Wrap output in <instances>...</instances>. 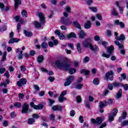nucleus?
<instances>
[{
	"label": "nucleus",
	"mask_w": 128,
	"mask_h": 128,
	"mask_svg": "<svg viewBox=\"0 0 128 128\" xmlns=\"http://www.w3.org/2000/svg\"><path fill=\"white\" fill-rule=\"evenodd\" d=\"M22 14L23 18H28V12L25 10H22Z\"/></svg>",
	"instance_id": "33"
},
{
	"label": "nucleus",
	"mask_w": 128,
	"mask_h": 128,
	"mask_svg": "<svg viewBox=\"0 0 128 128\" xmlns=\"http://www.w3.org/2000/svg\"><path fill=\"white\" fill-rule=\"evenodd\" d=\"M126 75L124 73L122 74L121 77L119 78L120 82H122V80H126Z\"/></svg>",
	"instance_id": "31"
},
{
	"label": "nucleus",
	"mask_w": 128,
	"mask_h": 128,
	"mask_svg": "<svg viewBox=\"0 0 128 128\" xmlns=\"http://www.w3.org/2000/svg\"><path fill=\"white\" fill-rule=\"evenodd\" d=\"M34 90H36L37 92H40V86H38V85H36L34 84Z\"/></svg>",
	"instance_id": "54"
},
{
	"label": "nucleus",
	"mask_w": 128,
	"mask_h": 128,
	"mask_svg": "<svg viewBox=\"0 0 128 128\" xmlns=\"http://www.w3.org/2000/svg\"><path fill=\"white\" fill-rule=\"evenodd\" d=\"M96 18L98 20H102V16L100 14H97L96 15Z\"/></svg>",
	"instance_id": "52"
},
{
	"label": "nucleus",
	"mask_w": 128,
	"mask_h": 128,
	"mask_svg": "<svg viewBox=\"0 0 128 128\" xmlns=\"http://www.w3.org/2000/svg\"><path fill=\"white\" fill-rule=\"evenodd\" d=\"M73 84L74 86V88L76 90H82V86H84V84H78V82H74Z\"/></svg>",
	"instance_id": "16"
},
{
	"label": "nucleus",
	"mask_w": 128,
	"mask_h": 128,
	"mask_svg": "<svg viewBox=\"0 0 128 128\" xmlns=\"http://www.w3.org/2000/svg\"><path fill=\"white\" fill-rule=\"evenodd\" d=\"M18 58L19 60H22V51H20L18 55Z\"/></svg>",
	"instance_id": "57"
},
{
	"label": "nucleus",
	"mask_w": 128,
	"mask_h": 128,
	"mask_svg": "<svg viewBox=\"0 0 128 128\" xmlns=\"http://www.w3.org/2000/svg\"><path fill=\"white\" fill-rule=\"evenodd\" d=\"M50 120H52V122H54L56 120L54 119L56 118V116L54 115V114H50Z\"/></svg>",
	"instance_id": "35"
},
{
	"label": "nucleus",
	"mask_w": 128,
	"mask_h": 128,
	"mask_svg": "<svg viewBox=\"0 0 128 128\" xmlns=\"http://www.w3.org/2000/svg\"><path fill=\"white\" fill-rule=\"evenodd\" d=\"M36 16L40 18V24L38 22L35 21L34 22V24L36 28H42V24H46V17H44V14L42 12H36Z\"/></svg>",
	"instance_id": "2"
},
{
	"label": "nucleus",
	"mask_w": 128,
	"mask_h": 128,
	"mask_svg": "<svg viewBox=\"0 0 128 128\" xmlns=\"http://www.w3.org/2000/svg\"><path fill=\"white\" fill-rule=\"evenodd\" d=\"M88 8L89 10H92V12H98V8L96 7L89 6Z\"/></svg>",
	"instance_id": "32"
},
{
	"label": "nucleus",
	"mask_w": 128,
	"mask_h": 128,
	"mask_svg": "<svg viewBox=\"0 0 128 128\" xmlns=\"http://www.w3.org/2000/svg\"><path fill=\"white\" fill-rule=\"evenodd\" d=\"M73 24L74 26L78 28V30H82V26H80V24L78 23V21H74L73 22Z\"/></svg>",
	"instance_id": "20"
},
{
	"label": "nucleus",
	"mask_w": 128,
	"mask_h": 128,
	"mask_svg": "<svg viewBox=\"0 0 128 128\" xmlns=\"http://www.w3.org/2000/svg\"><path fill=\"white\" fill-rule=\"evenodd\" d=\"M114 42L115 44H116V46H118L120 50H122L123 48H124V44L120 43L118 41H114Z\"/></svg>",
	"instance_id": "21"
},
{
	"label": "nucleus",
	"mask_w": 128,
	"mask_h": 128,
	"mask_svg": "<svg viewBox=\"0 0 128 128\" xmlns=\"http://www.w3.org/2000/svg\"><path fill=\"white\" fill-rule=\"evenodd\" d=\"M82 44L84 48H90L91 50L94 52V54H96L98 52V46L96 45L92 46V38H89L86 39L82 42Z\"/></svg>",
	"instance_id": "1"
},
{
	"label": "nucleus",
	"mask_w": 128,
	"mask_h": 128,
	"mask_svg": "<svg viewBox=\"0 0 128 128\" xmlns=\"http://www.w3.org/2000/svg\"><path fill=\"white\" fill-rule=\"evenodd\" d=\"M113 101L112 99H109L108 101H106V104H112Z\"/></svg>",
	"instance_id": "63"
},
{
	"label": "nucleus",
	"mask_w": 128,
	"mask_h": 128,
	"mask_svg": "<svg viewBox=\"0 0 128 128\" xmlns=\"http://www.w3.org/2000/svg\"><path fill=\"white\" fill-rule=\"evenodd\" d=\"M93 83L94 84H96V85L98 84H100V80H98V78H96L94 79L93 80Z\"/></svg>",
	"instance_id": "44"
},
{
	"label": "nucleus",
	"mask_w": 128,
	"mask_h": 128,
	"mask_svg": "<svg viewBox=\"0 0 128 128\" xmlns=\"http://www.w3.org/2000/svg\"><path fill=\"white\" fill-rule=\"evenodd\" d=\"M122 86H124V90H128V84H122Z\"/></svg>",
	"instance_id": "64"
},
{
	"label": "nucleus",
	"mask_w": 128,
	"mask_h": 128,
	"mask_svg": "<svg viewBox=\"0 0 128 128\" xmlns=\"http://www.w3.org/2000/svg\"><path fill=\"white\" fill-rule=\"evenodd\" d=\"M2 124L3 126L5 127H6L8 126V122L6 120L4 121Z\"/></svg>",
	"instance_id": "61"
},
{
	"label": "nucleus",
	"mask_w": 128,
	"mask_h": 128,
	"mask_svg": "<svg viewBox=\"0 0 128 128\" xmlns=\"http://www.w3.org/2000/svg\"><path fill=\"white\" fill-rule=\"evenodd\" d=\"M112 84L113 86H114V88H118V86H120V84L116 82H113Z\"/></svg>",
	"instance_id": "43"
},
{
	"label": "nucleus",
	"mask_w": 128,
	"mask_h": 128,
	"mask_svg": "<svg viewBox=\"0 0 128 128\" xmlns=\"http://www.w3.org/2000/svg\"><path fill=\"white\" fill-rule=\"evenodd\" d=\"M52 110H54V112L56 110H58V112H62V106H54L52 107Z\"/></svg>",
	"instance_id": "12"
},
{
	"label": "nucleus",
	"mask_w": 128,
	"mask_h": 128,
	"mask_svg": "<svg viewBox=\"0 0 128 128\" xmlns=\"http://www.w3.org/2000/svg\"><path fill=\"white\" fill-rule=\"evenodd\" d=\"M106 78L108 80L109 78L110 80H114V72L110 70L107 72L106 74Z\"/></svg>",
	"instance_id": "8"
},
{
	"label": "nucleus",
	"mask_w": 128,
	"mask_h": 128,
	"mask_svg": "<svg viewBox=\"0 0 128 128\" xmlns=\"http://www.w3.org/2000/svg\"><path fill=\"white\" fill-rule=\"evenodd\" d=\"M108 106L106 104V101L100 102H99V108H104V106Z\"/></svg>",
	"instance_id": "24"
},
{
	"label": "nucleus",
	"mask_w": 128,
	"mask_h": 128,
	"mask_svg": "<svg viewBox=\"0 0 128 128\" xmlns=\"http://www.w3.org/2000/svg\"><path fill=\"white\" fill-rule=\"evenodd\" d=\"M56 65L59 68V70H68L70 69L72 65L68 63L62 62V61L58 60L56 62Z\"/></svg>",
	"instance_id": "3"
},
{
	"label": "nucleus",
	"mask_w": 128,
	"mask_h": 128,
	"mask_svg": "<svg viewBox=\"0 0 128 128\" xmlns=\"http://www.w3.org/2000/svg\"><path fill=\"white\" fill-rule=\"evenodd\" d=\"M58 36L60 40H64V38H66L64 36V34H62V33H61Z\"/></svg>",
	"instance_id": "46"
},
{
	"label": "nucleus",
	"mask_w": 128,
	"mask_h": 128,
	"mask_svg": "<svg viewBox=\"0 0 128 128\" xmlns=\"http://www.w3.org/2000/svg\"><path fill=\"white\" fill-rule=\"evenodd\" d=\"M10 116H11V118H14L16 116V112H13L10 113Z\"/></svg>",
	"instance_id": "51"
},
{
	"label": "nucleus",
	"mask_w": 128,
	"mask_h": 128,
	"mask_svg": "<svg viewBox=\"0 0 128 128\" xmlns=\"http://www.w3.org/2000/svg\"><path fill=\"white\" fill-rule=\"evenodd\" d=\"M107 52L110 54H112V52H114V46L111 45L110 47H107Z\"/></svg>",
	"instance_id": "17"
},
{
	"label": "nucleus",
	"mask_w": 128,
	"mask_h": 128,
	"mask_svg": "<svg viewBox=\"0 0 128 128\" xmlns=\"http://www.w3.org/2000/svg\"><path fill=\"white\" fill-rule=\"evenodd\" d=\"M116 40H120V41H124L126 40V36H124V34H122L120 35V36H116L115 37Z\"/></svg>",
	"instance_id": "14"
},
{
	"label": "nucleus",
	"mask_w": 128,
	"mask_h": 128,
	"mask_svg": "<svg viewBox=\"0 0 128 128\" xmlns=\"http://www.w3.org/2000/svg\"><path fill=\"white\" fill-rule=\"evenodd\" d=\"M90 70H86L85 69L82 70L80 71V74H85V76H88V74H90Z\"/></svg>",
	"instance_id": "27"
},
{
	"label": "nucleus",
	"mask_w": 128,
	"mask_h": 128,
	"mask_svg": "<svg viewBox=\"0 0 128 128\" xmlns=\"http://www.w3.org/2000/svg\"><path fill=\"white\" fill-rule=\"evenodd\" d=\"M20 39L18 38H11L8 42V44H14V42H18Z\"/></svg>",
	"instance_id": "13"
},
{
	"label": "nucleus",
	"mask_w": 128,
	"mask_h": 128,
	"mask_svg": "<svg viewBox=\"0 0 128 128\" xmlns=\"http://www.w3.org/2000/svg\"><path fill=\"white\" fill-rule=\"evenodd\" d=\"M122 89H120L118 92H117L116 94V98L117 100L120 98H122Z\"/></svg>",
	"instance_id": "18"
},
{
	"label": "nucleus",
	"mask_w": 128,
	"mask_h": 128,
	"mask_svg": "<svg viewBox=\"0 0 128 128\" xmlns=\"http://www.w3.org/2000/svg\"><path fill=\"white\" fill-rule=\"evenodd\" d=\"M86 36V33L83 30L80 31L79 32V38H84Z\"/></svg>",
	"instance_id": "28"
},
{
	"label": "nucleus",
	"mask_w": 128,
	"mask_h": 128,
	"mask_svg": "<svg viewBox=\"0 0 128 128\" xmlns=\"http://www.w3.org/2000/svg\"><path fill=\"white\" fill-rule=\"evenodd\" d=\"M32 118H34V120H38V118H40V114H34L32 115Z\"/></svg>",
	"instance_id": "39"
},
{
	"label": "nucleus",
	"mask_w": 128,
	"mask_h": 128,
	"mask_svg": "<svg viewBox=\"0 0 128 128\" xmlns=\"http://www.w3.org/2000/svg\"><path fill=\"white\" fill-rule=\"evenodd\" d=\"M24 34L26 36L30 38V36H32V32H28L26 30H24Z\"/></svg>",
	"instance_id": "26"
},
{
	"label": "nucleus",
	"mask_w": 128,
	"mask_h": 128,
	"mask_svg": "<svg viewBox=\"0 0 128 128\" xmlns=\"http://www.w3.org/2000/svg\"><path fill=\"white\" fill-rule=\"evenodd\" d=\"M84 62H90V57L86 56L83 60Z\"/></svg>",
	"instance_id": "49"
},
{
	"label": "nucleus",
	"mask_w": 128,
	"mask_h": 128,
	"mask_svg": "<svg viewBox=\"0 0 128 128\" xmlns=\"http://www.w3.org/2000/svg\"><path fill=\"white\" fill-rule=\"evenodd\" d=\"M41 46L43 48H48V43L43 42L41 45Z\"/></svg>",
	"instance_id": "40"
},
{
	"label": "nucleus",
	"mask_w": 128,
	"mask_h": 128,
	"mask_svg": "<svg viewBox=\"0 0 128 128\" xmlns=\"http://www.w3.org/2000/svg\"><path fill=\"white\" fill-rule=\"evenodd\" d=\"M21 28H22V25H20V23H18L17 24V30L18 32H20Z\"/></svg>",
	"instance_id": "58"
},
{
	"label": "nucleus",
	"mask_w": 128,
	"mask_h": 128,
	"mask_svg": "<svg viewBox=\"0 0 128 128\" xmlns=\"http://www.w3.org/2000/svg\"><path fill=\"white\" fill-rule=\"evenodd\" d=\"M44 56L42 55L38 56L37 58V60L39 63L42 62H44Z\"/></svg>",
	"instance_id": "29"
},
{
	"label": "nucleus",
	"mask_w": 128,
	"mask_h": 128,
	"mask_svg": "<svg viewBox=\"0 0 128 128\" xmlns=\"http://www.w3.org/2000/svg\"><path fill=\"white\" fill-rule=\"evenodd\" d=\"M122 126H128V120H124L122 123Z\"/></svg>",
	"instance_id": "45"
},
{
	"label": "nucleus",
	"mask_w": 128,
	"mask_h": 128,
	"mask_svg": "<svg viewBox=\"0 0 128 128\" xmlns=\"http://www.w3.org/2000/svg\"><path fill=\"white\" fill-rule=\"evenodd\" d=\"M65 10L68 14L72 12V8H70V6H66L65 8Z\"/></svg>",
	"instance_id": "41"
},
{
	"label": "nucleus",
	"mask_w": 128,
	"mask_h": 128,
	"mask_svg": "<svg viewBox=\"0 0 128 128\" xmlns=\"http://www.w3.org/2000/svg\"><path fill=\"white\" fill-rule=\"evenodd\" d=\"M74 76L72 75V76H70L66 79V82L64 84V86H68L70 84H72V82H74Z\"/></svg>",
	"instance_id": "7"
},
{
	"label": "nucleus",
	"mask_w": 128,
	"mask_h": 128,
	"mask_svg": "<svg viewBox=\"0 0 128 128\" xmlns=\"http://www.w3.org/2000/svg\"><path fill=\"white\" fill-rule=\"evenodd\" d=\"M49 102H50V104H49L50 106H52V104H54L56 102H54L53 100L50 99Z\"/></svg>",
	"instance_id": "62"
},
{
	"label": "nucleus",
	"mask_w": 128,
	"mask_h": 128,
	"mask_svg": "<svg viewBox=\"0 0 128 128\" xmlns=\"http://www.w3.org/2000/svg\"><path fill=\"white\" fill-rule=\"evenodd\" d=\"M8 29V27L6 26H4L2 28H0V32H4V30H6Z\"/></svg>",
	"instance_id": "56"
},
{
	"label": "nucleus",
	"mask_w": 128,
	"mask_h": 128,
	"mask_svg": "<svg viewBox=\"0 0 128 128\" xmlns=\"http://www.w3.org/2000/svg\"><path fill=\"white\" fill-rule=\"evenodd\" d=\"M64 100H66V98H64L62 96H60L58 98V101L60 102H64Z\"/></svg>",
	"instance_id": "50"
},
{
	"label": "nucleus",
	"mask_w": 128,
	"mask_h": 128,
	"mask_svg": "<svg viewBox=\"0 0 128 128\" xmlns=\"http://www.w3.org/2000/svg\"><path fill=\"white\" fill-rule=\"evenodd\" d=\"M118 108H114L111 113L109 114L108 116V120L110 122H114V116L118 114Z\"/></svg>",
	"instance_id": "4"
},
{
	"label": "nucleus",
	"mask_w": 128,
	"mask_h": 128,
	"mask_svg": "<svg viewBox=\"0 0 128 128\" xmlns=\"http://www.w3.org/2000/svg\"><path fill=\"white\" fill-rule=\"evenodd\" d=\"M6 69L5 68H0V74H4V72H6Z\"/></svg>",
	"instance_id": "55"
},
{
	"label": "nucleus",
	"mask_w": 128,
	"mask_h": 128,
	"mask_svg": "<svg viewBox=\"0 0 128 128\" xmlns=\"http://www.w3.org/2000/svg\"><path fill=\"white\" fill-rule=\"evenodd\" d=\"M14 106L20 108H22V104L20 102H17L14 104Z\"/></svg>",
	"instance_id": "36"
},
{
	"label": "nucleus",
	"mask_w": 128,
	"mask_h": 128,
	"mask_svg": "<svg viewBox=\"0 0 128 128\" xmlns=\"http://www.w3.org/2000/svg\"><path fill=\"white\" fill-rule=\"evenodd\" d=\"M22 4V0H15V10H16L18 6Z\"/></svg>",
	"instance_id": "22"
},
{
	"label": "nucleus",
	"mask_w": 128,
	"mask_h": 128,
	"mask_svg": "<svg viewBox=\"0 0 128 128\" xmlns=\"http://www.w3.org/2000/svg\"><path fill=\"white\" fill-rule=\"evenodd\" d=\"M92 4H94L93 0H87L86 1V4H87V6H90Z\"/></svg>",
	"instance_id": "37"
},
{
	"label": "nucleus",
	"mask_w": 128,
	"mask_h": 128,
	"mask_svg": "<svg viewBox=\"0 0 128 128\" xmlns=\"http://www.w3.org/2000/svg\"><path fill=\"white\" fill-rule=\"evenodd\" d=\"M102 56H104V58H110V54H108L104 52H102Z\"/></svg>",
	"instance_id": "48"
},
{
	"label": "nucleus",
	"mask_w": 128,
	"mask_h": 128,
	"mask_svg": "<svg viewBox=\"0 0 128 128\" xmlns=\"http://www.w3.org/2000/svg\"><path fill=\"white\" fill-rule=\"evenodd\" d=\"M77 50L79 52V54H81L82 53V48H80V43H78L77 44Z\"/></svg>",
	"instance_id": "42"
},
{
	"label": "nucleus",
	"mask_w": 128,
	"mask_h": 128,
	"mask_svg": "<svg viewBox=\"0 0 128 128\" xmlns=\"http://www.w3.org/2000/svg\"><path fill=\"white\" fill-rule=\"evenodd\" d=\"M60 22L65 26H70L72 24V21L70 20L69 18H66V17H62L60 20Z\"/></svg>",
	"instance_id": "5"
},
{
	"label": "nucleus",
	"mask_w": 128,
	"mask_h": 128,
	"mask_svg": "<svg viewBox=\"0 0 128 128\" xmlns=\"http://www.w3.org/2000/svg\"><path fill=\"white\" fill-rule=\"evenodd\" d=\"M28 124H34L36 122V120L34 118H30L28 119Z\"/></svg>",
	"instance_id": "30"
},
{
	"label": "nucleus",
	"mask_w": 128,
	"mask_h": 128,
	"mask_svg": "<svg viewBox=\"0 0 128 128\" xmlns=\"http://www.w3.org/2000/svg\"><path fill=\"white\" fill-rule=\"evenodd\" d=\"M76 102H78V103L82 102V96H77L76 97Z\"/></svg>",
	"instance_id": "47"
},
{
	"label": "nucleus",
	"mask_w": 128,
	"mask_h": 128,
	"mask_svg": "<svg viewBox=\"0 0 128 128\" xmlns=\"http://www.w3.org/2000/svg\"><path fill=\"white\" fill-rule=\"evenodd\" d=\"M76 72V70L74 68L69 69V74H75Z\"/></svg>",
	"instance_id": "38"
},
{
	"label": "nucleus",
	"mask_w": 128,
	"mask_h": 128,
	"mask_svg": "<svg viewBox=\"0 0 128 128\" xmlns=\"http://www.w3.org/2000/svg\"><path fill=\"white\" fill-rule=\"evenodd\" d=\"M126 112H124L122 114V116H120L118 119L119 122H122V120H126Z\"/></svg>",
	"instance_id": "15"
},
{
	"label": "nucleus",
	"mask_w": 128,
	"mask_h": 128,
	"mask_svg": "<svg viewBox=\"0 0 128 128\" xmlns=\"http://www.w3.org/2000/svg\"><path fill=\"white\" fill-rule=\"evenodd\" d=\"M30 106L26 103H24L22 106L21 112L22 114H28V112H32V110H29Z\"/></svg>",
	"instance_id": "6"
},
{
	"label": "nucleus",
	"mask_w": 128,
	"mask_h": 128,
	"mask_svg": "<svg viewBox=\"0 0 128 128\" xmlns=\"http://www.w3.org/2000/svg\"><path fill=\"white\" fill-rule=\"evenodd\" d=\"M75 114H76V111H74V110H72L70 112V116H74Z\"/></svg>",
	"instance_id": "60"
},
{
	"label": "nucleus",
	"mask_w": 128,
	"mask_h": 128,
	"mask_svg": "<svg viewBox=\"0 0 128 128\" xmlns=\"http://www.w3.org/2000/svg\"><path fill=\"white\" fill-rule=\"evenodd\" d=\"M34 110H42L44 108V106L42 104L35 105L34 106Z\"/></svg>",
	"instance_id": "23"
},
{
	"label": "nucleus",
	"mask_w": 128,
	"mask_h": 128,
	"mask_svg": "<svg viewBox=\"0 0 128 128\" xmlns=\"http://www.w3.org/2000/svg\"><path fill=\"white\" fill-rule=\"evenodd\" d=\"M114 24L116 26H120L121 28H124V22H120L119 20H115Z\"/></svg>",
	"instance_id": "11"
},
{
	"label": "nucleus",
	"mask_w": 128,
	"mask_h": 128,
	"mask_svg": "<svg viewBox=\"0 0 128 128\" xmlns=\"http://www.w3.org/2000/svg\"><path fill=\"white\" fill-rule=\"evenodd\" d=\"M92 24L90 21H87L86 23H85L84 25V28H86V30H88V28H90V26Z\"/></svg>",
	"instance_id": "25"
},
{
	"label": "nucleus",
	"mask_w": 128,
	"mask_h": 128,
	"mask_svg": "<svg viewBox=\"0 0 128 128\" xmlns=\"http://www.w3.org/2000/svg\"><path fill=\"white\" fill-rule=\"evenodd\" d=\"M112 14L115 16H118V13L116 12V8H114L112 10Z\"/></svg>",
	"instance_id": "34"
},
{
	"label": "nucleus",
	"mask_w": 128,
	"mask_h": 128,
	"mask_svg": "<svg viewBox=\"0 0 128 128\" xmlns=\"http://www.w3.org/2000/svg\"><path fill=\"white\" fill-rule=\"evenodd\" d=\"M50 2L52 4L56 6V2H58V0H50Z\"/></svg>",
	"instance_id": "59"
},
{
	"label": "nucleus",
	"mask_w": 128,
	"mask_h": 128,
	"mask_svg": "<svg viewBox=\"0 0 128 128\" xmlns=\"http://www.w3.org/2000/svg\"><path fill=\"white\" fill-rule=\"evenodd\" d=\"M66 38L68 39L72 38H76V34H74V32H72L70 34H67L66 36Z\"/></svg>",
	"instance_id": "19"
},
{
	"label": "nucleus",
	"mask_w": 128,
	"mask_h": 128,
	"mask_svg": "<svg viewBox=\"0 0 128 128\" xmlns=\"http://www.w3.org/2000/svg\"><path fill=\"white\" fill-rule=\"evenodd\" d=\"M108 88H109L110 90H112V89L114 88V85L112 84H110V83H108Z\"/></svg>",
	"instance_id": "53"
},
{
	"label": "nucleus",
	"mask_w": 128,
	"mask_h": 128,
	"mask_svg": "<svg viewBox=\"0 0 128 128\" xmlns=\"http://www.w3.org/2000/svg\"><path fill=\"white\" fill-rule=\"evenodd\" d=\"M91 122H93L94 124H96L97 126H99V124H100L102 122V119H100V118H98L96 120H94V118L91 119Z\"/></svg>",
	"instance_id": "10"
},
{
	"label": "nucleus",
	"mask_w": 128,
	"mask_h": 128,
	"mask_svg": "<svg viewBox=\"0 0 128 128\" xmlns=\"http://www.w3.org/2000/svg\"><path fill=\"white\" fill-rule=\"evenodd\" d=\"M27 82L26 80V78H21L19 81L17 82V86L19 87H21L22 85L26 84Z\"/></svg>",
	"instance_id": "9"
}]
</instances>
